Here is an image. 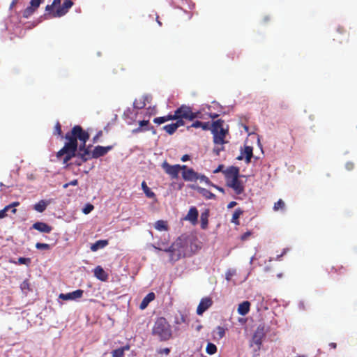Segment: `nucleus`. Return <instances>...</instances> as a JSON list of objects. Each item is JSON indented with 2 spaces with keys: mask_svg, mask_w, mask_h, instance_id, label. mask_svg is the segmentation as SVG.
<instances>
[{
  "mask_svg": "<svg viewBox=\"0 0 357 357\" xmlns=\"http://www.w3.org/2000/svg\"><path fill=\"white\" fill-rule=\"evenodd\" d=\"M198 215L199 213L197 209L195 206H192L189 209L185 220H189L192 225H195L197 222Z\"/></svg>",
  "mask_w": 357,
  "mask_h": 357,
  "instance_id": "dca6fc26",
  "label": "nucleus"
},
{
  "mask_svg": "<svg viewBox=\"0 0 357 357\" xmlns=\"http://www.w3.org/2000/svg\"><path fill=\"white\" fill-rule=\"evenodd\" d=\"M329 347H331L332 349H336L337 344L335 342H331L329 344Z\"/></svg>",
  "mask_w": 357,
  "mask_h": 357,
  "instance_id": "774afa93",
  "label": "nucleus"
},
{
  "mask_svg": "<svg viewBox=\"0 0 357 357\" xmlns=\"http://www.w3.org/2000/svg\"><path fill=\"white\" fill-rule=\"evenodd\" d=\"M243 211L241 208H238L236 209V211L233 213L231 222L236 225H238L240 224L238 218L243 214Z\"/></svg>",
  "mask_w": 357,
  "mask_h": 357,
  "instance_id": "c85d7f7f",
  "label": "nucleus"
},
{
  "mask_svg": "<svg viewBox=\"0 0 357 357\" xmlns=\"http://www.w3.org/2000/svg\"><path fill=\"white\" fill-rule=\"evenodd\" d=\"M152 335L157 336L160 341H167L172 337L171 326L165 317L156 319L152 328Z\"/></svg>",
  "mask_w": 357,
  "mask_h": 357,
  "instance_id": "f03ea898",
  "label": "nucleus"
},
{
  "mask_svg": "<svg viewBox=\"0 0 357 357\" xmlns=\"http://www.w3.org/2000/svg\"><path fill=\"white\" fill-rule=\"evenodd\" d=\"M32 228L42 233L49 234L52 231V227L43 222H36L32 225Z\"/></svg>",
  "mask_w": 357,
  "mask_h": 357,
  "instance_id": "2eb2a0df",
  "label": "nucleus"
},
{
  "mask_svg": "<svg viewBox=\"0 0 357 357\" xmlns=\"http://www.w3.org/2000/svg\"><path fill=\"white\" fill-rule=\"evenodd\" d=\"M226 181H229L233 178L239 177V168L234 166H231L227 169L223 171Z\"/></svg>",
  "mask_w": 357,
  "mask_h": 357,
  "instance_id": "ddd939ff",
  "label": "nucleus"
},
{
  "mask_svg": "<svg viewBox=\"0 0 357 357\" xmlns=\"http://www.w3.org/2000/svg\"><path fill=\"white\" fill-rule=\"evenodd\" d=\"M54 7V6H53L52 4L47 5L45 7V11L52 15V13H51V12L52 11Z\"/></svg>",
  "mask_w": 357,
  "mask_h": 357,
  "instance_id": "603ef678",
  "label": "nucleus"
},
{
  "mask_svg": "<svg viewBox=\"0 0 357 357\" xmlns=\"http://www.w3.org/2000/svg\"><path fill=\"white\" fill-rule=\"evenodd\" d=\"M176 122L174 123L175 126H176V128H179L180 126H183L185 124V122L183 121V119H176Z\"/></svg>",
  "mask_w": 357,
  "mask_h": 357,
  "instance_id": "a18cd8bd",
  "label": "nucleus"
},
{
  "mask_svg": "<svg viewBox=\"0 0 357 357\" xmlns=\"http://www.w3.org/2000/svg\"><path fill=\"white\" fill-rule=\"evenodd\" d=\"M89 137V133L81 126H73L71 130L66 134L65 139L67 142L63 147L57 152V158H60L63 156V163L68 164L73 158L77 157L80 161H77L76 164L81 165L91 158H98L105 155L114 148L113 145L107 146L98 145L91 151L90 149L92 146L86 144Z\"/></svg>",
  "mask_w": 357,
  "mask_h": 357,
  "instance_id": "f257e3e1",
  "label": "nucleus"
},
{
  "mask_svg": "<svg viewBox=\"0 0 357 357\" xmlns=\"http://www.w3.org/2000/svg\"><path fill=\"white\" fill-rule=\"evenodd\" d=\"M108 244V240H98L91 245V250L93 252H96L99 249L106 247Z\"/></svg>",
  "mask_w": 357,
  "mask_h": 357,
  "instance_id": "4be33fe9",
  "label": "nucleus"
},
{
  "mask_svg": "<svg viewBox=\"0 0 357 357\" xmlns=\"http://www.w3.org/2000/svg\"><path fill=\"white\" fill-rule=\"evenodd\" d=\"M217 329H218V334L219 337L220 338L223 337L225 335V330L224 329V328H222L221 326H218Z\"/></svg>",
  "mask_w": 357,
  "mask_h": 357,
  "instance_id": "79ce46f5",
  "label": "nucleus"
},
{
  "mask_svg": "<svg viewBox=\"0 0 357 357\" xmlns=\"http://www.w3.org/2000/svg\"><path fill=\"white\" fill-rule=\"evenodd\" d=\"M158 246L153 245V248L158 250H162L165 252L169 253L170 259L172 261H176L179 259V255H177L176 257H174L176 248L175 245L172 244V245L167 247L165 243H158Z\"/></svg>",
  "mask_w": 357,
  "mask_h": 357,
  "instance_id": "423d86ee",
  "label": "nucleus"
},
{
  "mask_svg": "<svg viewBox=\"0 0 357 357\" xmlns=\"http://www.w3.org/2000/svg\"><path fill=\"white\" fill-rule=\"evenodd\" d=\"M182 176L185 181H195L199 178V174L192 169H188L185 171H183L182 173Z\"/></svg>",
  "mask_w": 357,
  "mask_h": 357,
  "instance_id": "f3484780",
  "label": "nucleus"
},
{
  "mask_svg": "<svg viewBox=\"0 0 357 357\" xmlns=\"http://www.w3.org/2000/svg\"><path fill=\"white\" fill-rule=\"evenodd\" d=\"M93 272L95 277L100 280V281L105 282L108 280V274L100 266H96Z\"/></svg>",
  "mask_w": 357,
  "mask_h": 357,
  "instance_id": "a211bd4d",
  "label": "nucleus"
},
{
  "mask_svg": "<svg viewBox=\"0 0 357 357\" xmlns=\"http://www.w3.org/2000/svg\"><path fill=\"white\" fill-rule=\"evenodd\" d=\"M190 159V155L188 154L183 155L181 158L183 162H185Z\"/></svg>",
  "mask_w": 357,
  "mask_h": 357,
  "instance_id": "052dcab7",
  "label": "nucleus"
},
{
  "mask_svg": "<svg viewBox=\"0 0 357 357\" xmlns=\"http://www.w3.org/2000/svg\"><path fill=\"white\" fill-rule=\"evenodd\" d=\"M54 134L59 136L62 135L61 126L59 122H57L54 126Z\"/></svg>",
  "mask_w": 357,
  "mask_h": 357,
  "instance_id": "c9c22d12",
  "label": "nucleus"
},
{
  "mask_svg": "<svg viewBox=\"0 0 357 357\" xmlns=\"http://www.w3.org/2000/svg\"><path fill=\"white\" fill-rule=\"evenodd\" d=\"M266 332L264 325H259L254 332L250 341V347H253L255 353L260 351L263 341L266 337Z\"/></svg>",
  "mask_w": 357,
  "mask_h": 357,
  "instance_id": "20e7f679",
  "label": "nucleus"
},
{
  "mask_svg": "<svg viewBox=\"0 0 357 357\" xmlns=\"http://www.w3.org/2000/svg\"><path fill=\"white\" fill-rule=\"evenodd\" d=\"M149 130V128H141V127H139V128H137L136 129H134L132 130V132L134 133H137V132H142L143 130Z\"/></svg>",
  "mask_w": 357,
  "mask_h": 357,
  "instance_id": "5fc2aeb1",
  "label": "nucleus"
},
{
  "mask_svg": "<svg viewBox=\"0 0 357 357\" xmlns=\"http://www.w3.org/2000/svg\"><path fill=\"white\" fill-rule=\"evenodd\" d=\"M238 178L239 177L233 178V179L227 181V185L232 188L236 194L241 195L244 192V186Z\"/></svg>",
  "mask_w": 357,
  "mask_h": 357,
  "instance_id": "9d476101",
  "label": "nucleus"
},
{
  "mask_svg": "<svg viewBox=\"0 0 357 357\" xmlns=\"http://www.w3.org/2000/svg\"><path fill=\"white\" fill-rule=\"evenodd\" d=\"M237 204V203L234 201L233 202H231L230 203H229V204L227 205V208H231L233 207H234Z\"/></svg>",
  "mask_w": 357,
  "mask_h": 357,
  "instance_id": "bf43d9fd",
  "label": "nucleus"
},
{
  "mask_svg": "<svg viewBox=\"0 0 357 357\" xmlns=\"http://www.w3.org/2000/svg\"><path fill=\"white\" fill-rule=\"evenodd\" d=\"M253 156V149L252 146H245L244 150H241V155L237 157V160H243L245 157V162L247 164L250 163L251 161V158Z\"/></svg>",
  "mask_w": 357,
  "mask_h": 357,
  "instance_id": "4468645a",
  "label": "nucleus"
},
{
  "mask_svg": "<svg viewBox=\"0 0 357 357\" xmlns=\"http://www.w3.org/2000/svg\"><path fill=\"white\" fill-rule=\"evenodd\" d=\"M154 227L158 231H167L169 229L167 222L162 220L156 221Z\"/></svg>",
  "mask_w": 357,
  "mask_h": 357,
  "instance_id": "a878e982",
  "label": "nucleus"
},
{
  "mask_svg": "<svg viewBox=\"0 0 357 357\" xmlns=\"http://www.w3.org/2000/svg\"><path fill=\"white\" fill-rule=\"evenodd\" d=\"M198 179H199L201 181L205 182L208 185H211V181L208 179V178L206 177L204 175H201V176L199 175V178Z\"/></svg>",
  "mask_w": 357,
  "mask_h": 357,
  "instance_id": "37998d69",
  "label": "nucleus"
},
{
  "mask_svg": "<svg viewBox=\"0 0 357 357\" xmlns=\"http://www.w3.org/2000/svg\"><path fill=\"white\" fill-rule=\"evenodd\" d=\"M73 2L72 0H65L61 5L59 7L55 12L52 14V17H59L66 15L68 10L73 6Z\"/></svg>",
  "mask_w": 357,
  "mask_h": 357,
  "instance_id": "0eeeda50",
  "label": "nucleus"
},
{
  "mask_svg": "<svg viewBox=\"0 0 357 357\" xmlns=\"http://www.w3.org/2000/svg\"><path fill=\"white\" fill-rule=\"evenodd\" d=\"M155 298V294L153 292L149 293L142 300L139 305V308L141 310H144L150 302L153 301Z\"/></svg>",
  "mask_w": 357,
  "mask_h": 357,
  "instance_id": "aec40b11",
  "label": "nucleus"
},
{
  "mask_svg": "<svg viewBox=\"0 0 357 357\" xmlns=\"http://www.w3.org/2000/svg\"><path fill=\"white\" fill-rule=\"evenodd\" d=\"M337 31L340 33V34H343V33H347V31L346 30L343 28V27H338L337 29Z\"/></svg>",
  "mask_w": 357,
  "mask_h": 357,
  "instance_id": "6e6d98bb",
  "label": "nucleus"
},
{
  "mask_svg": "<svg viewBox=\"0 0 357 357\" xmlns=\"http://www.w3.org/2000/svg\"><path fill=\"white\" fill-rule=\"evenodd\" d=\"M60 3H61V0H53V2L52 4L54 6H56L59 5Z\"/></svg>",
  "mask_w": 357,
  "mask_h": 357,
  "instance_id": "69168bd1",
  "label": "nucleus"
},
{
  "mask_svg": "<svg viewBox=\"0 0 357 357\" xmlns=\"http://www.w3.org/2000/svg\"><path fill=\"white\" fill-rule=\"evenodd\" d=\"M31 261V259L29 258H25V257H20L18 259V264H28Z\"/></svg>",
  "mask_w": 357,
  "mask_h": 357,
  "instance_id": "ea45409f",
  "label": "nucleus"
},
{
  "mask_svg": "<svg viewBox=\"0 0 357 357\" xmlns=\"http://www.w3.org/2000/svg\"><path fill=\"white\" fill-rule=\"evenodd\" d=\"M165 118L167 119V121H168L170 120L177 119L178 116H176V112H174V114H168V115L165 116Z\"/></svg>",
  "mask_w": 357,
  "mask_h": 357,
  "instance_id": "49530a36",
  "label": "nucleus"
},
{
  "mask_svg": "<svg viewBox=\"0 0 357 357\" xmlns=\"http://www.w3.org/2000/svg\"><path fill=\"white\" fill-rule=\"evenodd\" d=\"M175 112L178 119H183L190 121V117H192V108L190 107L182 105L181 107L177 108Z\"/></svg>",
  "mask_w": 357,
  "mask_h": 357,
  "instance_id": "6e6552de",
  "label": "nucleus"
},
{
  "mask_svg": "<svg viewBox=\"0 0 357 357\" xmlns=\"http://www.w3.org/2000/svg\"><path fill=\"white\" fill-rule=\"evenodd\" d=\"M201 126H202V122L199 121H196L194 123H192L190 127L197 128H201Z\"/></svg>",
  "mask_w": 357,
  "mask_h": 357,
  "instance_id": "de8ad7c7",
  "label": "nucleus"
},
{
  "mask_svg": "<svg viewBox=\"0 0 357 357\" xmlns=\"http://www.w3.org/2000/svg\"><path fill=\"white\" fill-rule=\"evenodd\" d=\"M47 204L46 201L40 200L33 206V208L36 211L42 213L46 209Z\"/></svg>",
  "mask_w": 357,
  "mask_h": 357,
  "instance_id": "cd10ccee",
  "label": "nucleus"
},
{
  "mask_svg": "<svg viewBox=\"0 0 357 357\" xmlns=\"http://www.w3.org/2000/svg\"><path fill=\"white\" fill-rule=\"evenodd\" d=\"M6 215V212L3 209L0 210V219L5 218Z\"/></svg>",
  "mask_w": 357,
  "mask_h": 357,
  "instance_id": "13d9d810",
  "label": "nucleus"
},
{
  "mask_svg": "<svg viewBox=\"0 0 357 357\" xmlns=\"http://www.w3.org/2000/svg\"><path fill=\"white\" fill-rule=\"evenodd\" d=\"M130 349V345L126 344L122 347L114 349L112 351V357H123L124 356V353L126 351H128Z\"/></svg>",
  "mask_w": 357,
  "mask_h": 357,
  "instance_id": "393cba45",
  "label": "nucleus"
},
{
  "mask_svg": "<svg viewBox=\"0 0 357 357\" xmlns=\"http://www.w3.org/2000/svg\"><path fill=\"white\" fill-rule=\"evenodd\" d=\"M223 168H224V165H220L214 171H213V173L214 174H217L218 172H223Z\"/></svg>",
  "mask_w": 357,
  "mask_h": 357,
  "instance_id": "864d4df0",
  "label": "nucleus"
},
{
  "mask_svg": "<svg viewBox=\"0 0 357 357\" xmlns=\"http://www.w3.org/2000/svg\"><path fill=\"white\" fill-rule=\"evenodd\" d=\"M162 167L165 172L172 178H178L179 172L181 170L180 165H171L167 161H165L162 164Z\"/></svg>",
  "mask_w": 357,
  "mask_h": 357,
  "instance_id": "39448f33",
  "label": "nucleus"
},
{
  "mask_svg": "<svg viewBox=\"0 0 357 357\" xmlns=\"http://www.w3.org/2000/svg\"><path fill=\"white\" fill-rule=\"evenodd\" d=\"M36 248L38 250H50L51 246L47 243H36Z\"/></svg>",
  "mask_w": 357,
  "mask_h": 357,
  "instance_id": "f704fd0d",
  "label": "nucleus"
},
{
  "mask_svg": "<svg viewBox=\"0 0 357 357\" xmlns=\"http://www.w3.org/2000/svg\"><path fill=\"white\" fill-rule=\"evenodd\" d=\"M94 208L93 205L91 204H88L85 206V207L82 209V211L84 214L89 213Z\"/></svg>",
  "mask_w": 357,
  "mask_h": 357,
  "instance_id": "58836bf2",
  "label": "nucleus"
},
{
  "mask_svg": "<svg viewBox=\"0 0 357 357\" xmlns=\"http://www.w3.org/2000/svg\"><path fill=\"white\" fill-rule=\"evenodd\" d=\"M158 353L160 354H165L166 355H168L170 353V349L169 348L161 349L158 351Z\"/></svg>",
  "mask_w": 357,
  "mask_h": 357,
  "instance_id": "09e8293b",
  "label": "nucleus"
},
{
  "mask_svg": "<svg viewBox=\"0 0 357 357\" xmlns=\"http://www.w3.org/2000/svg\"><path fill=\"white\" fill-rule=\"evenodd\" d=\"M206 351L209 355H213L217 352V347L211 342H208L206 347Z\"/></svg>",
  "mask_w": 357,
  "mask_h": 357,
  "instance_id": "7c9ffc66",
  "label": "nucleus"
},
{
  "mask_svg": "<svg viewBox=\"0 0 357 357\" xmlns=\"http://www.w3.org/2000/svg\"><path fill=\"white\" fill-rule=\"evenodd\" d=\"M201 128L204 130H208L210 129L209 122H202V126H201Z\"/></svg>",
  "mask_w": 357,
  "mask_h": 357,
  "instance_id": "3c124183",
  "label": "nucleus"
},
{
  "mask_svg": "<svg viewBox=\"0 0 357 357\" xmlns=\"http://www.w3.org/2000/svg\"><path fill=\"white\" fill-rule=\"evenodd\" d=\"M224 121L218 119L211 125V132L213 135V143L215 145H224L227 142L225 139L228 133V129L223 128Z\"/></svg>",
  "mask_w": 357,
  "mask_h": 357,
  "instance_id": "7ed1b4c3",
  "label": "nucleus"
},
{
  "mask_svg": "<svg viewBox=\"0 0 357 357\" xmlns=\"http://www.w3.org/2000/svg\"><path fill=\"white\" fill-rule=\"evenodd\" d=\"M102 135V131H100L97 133V135L93 137V142H96L98 138Z\"/></svg>",
  "mask_w": 357,
  "mask_h": 357,
  "instance_id": "4d7b16f0",
  "label": "nucleus"
},
{
  "mask_svg": "<svg viewBox=\"0 0 357 357\" xmlns=\"http://www.w3.org/2000/svg\"><path fill=\"white\" fill-rule=\"evenodd\" d=\"M188 319L186 314L179 312L178 314L175 315L174 324L176 325H181L182 324H188Z\"/></svg>",
  "mask_w": 357,
  "mask_h": 357,
  "instance_id": "5701e85b",
  "label": "nucleus"
},
{
  "mask_svg": "<svg viewBox=\"0 0 357 357\" xmlns=\"http://www.w3.org/2000/svg\"><path fill=\"white\" fill-rule=\"evenodd\" d=\"M19 205H20V202H13V203H11V204H10V206H11V207H12L11 212H12L13 214H15V213H16V211H17V210H16L15 207H16V206H19Z\"/></svg>",
  "mask_w": 357,
  "mask_h": 357,
  "instance_id": "c03bdc74",
  "label": "nucleus"
},
{
  "mask_svg": "<svg viewBox=\"0 0 357 357\" xmlns=\"http://www.w3.org/2000/svg\"><path fill=\"white\" fill-rule=\"evenodd\" d=\"M163 129L169 134L172 135L174 134L176 130H177L176 126H175L174 123H171L166 125L163 127Z\"/></svg>",
  "mask_w": 357,
  "mask_h": 357,
  "instance_id": "2f4dec72",
  "label": "nucleus"
},
{
  "mask_svg": "<svg viewBox=\"0 0 357 357\" xmlns=\"http://www.w3.org/2000/svg\"><path fill=\"white\" fill-rule=\"evenodd\" d=\"M20 289L22 290V291L23 293H24L25 294H27V292L30 291L31 289V287H30V282L29 281V280H24L20 284Z\"/></svg>",
  "mask_w": 357,
  "mask_h": 357,
  "instance_id": "c756f323",
  "label": "nucleus"
},
{
  "mask_svg": "<svg viewBox=\"0 0 357 357\" xmlns=\"http://www.w3.org/2000/svg\"><path fill=\"white\" fill-rule=\"evenodd\" d=\"M142 188L148 198H154L155 197V194L148 187L144 181L142 183Z\"/></svg>",
  "mask_w": 357,
  "mask_h": 357,
  "instance_id": "bb28decb",
  "label": "nucleus"
},
{
  "mask_svg": "<svg viewBox=\"0 0 357 357\" xmlns=\"http://www.w3.org/2000/svg\"><path fill=\"white\" fill-rule=\"evenodd\" d=\"M208 217H209L208 210H206L204 212L202 213L201 217H200V222H201V228L202 229H206L208 227Z\"/></svg>",
  "mask_w": 357,
  "mask_h": 357,
  "instance_id": "b1692460",
  "label": "nucleus"
},
{
  "mask_svg": "<svg viewBox=\"0 0 357 357\" xmlns=\"http://www.w3.org/2000/svg\"><path fill=\"white\" fill-rule=\"evenodd\" d=\"M195 190H197V192L201 194L203 197H204L206 199H215L216 196L215 194L212 193L211 191L206 188H203L201 187H195Z\"/></svg>",
  "mask_w": 357,
  "mask_h": 357,
  "instance_id": "6ab92c4d",
  "label": "nucleus"
},
{
  "mask_svg": "<svg viewBox=\"0 0 357 357\" xmlns=\"http://www.w3.org/2000/svg\"><path fill=\"white\" fill-rule=\"evenodd\" d=\"M225 150L223 145H215L213 149V152L216 155H219L220 153Z\"/></svg>",
  "mask_w": 357,
  "mask_h": 357,
  "instance_id": "e433bc0d",
  "label": "nucleus"
},
{
  "mask_svg": "<svg viewBox=\"0 0 357 357\" xmlns=\"http://www.w3.org/2000/svg\"><path fill=\"white\" fill-rule=\"evenodd\" d=\"M17 1H18V0H13L11 3H10V8H13L16 5Z\"/></svg>",
  "mask_w": 357,
  "mask_h": 357,
  "instance_id": "338daca9",
  "label": "nucleus"
},
{
  "mask_svg": "<svg viewBox=\"0 0 357 357\" xmlns=\"http://www.w3.org/2000/svg\"><path fill=\"white\" fill-rule=\"evenodd\" d=\"M250 235V232H246L245 234H243L241 236V239L242 240H245L247 239V238Z\"/></svg>",
  "mask_w": 357,
  "mask_h": 357,
  "instance_id": "e2e57ef3",
  "label": "nucleus"
},
{
  "mask_svg": "<svg viewBox=\"0 0 357 357\" xmlns=\"http://www.w3.org/2000/svg\"><path fill=\"white\" fill-rule=\"evenodd\" d=\"M139 127H141V128H143V127L149 126V121L148 120L140 121L139 122Z\"/></svg>",
  "mask_w": 357,
  "mask_h": 357,
  "instance_id": "8fccbe9b",
  "label": "nucleus"
},
{
  "mask_svg": "<svg viewBox=\"0 0 357 357\" xmlns=\"http://www.w3.org/2000/svg\"><path fill=\"white\" fill-rule=\"evenodd\" d=\"M43 0H31L30 6L24 10L22 15L25 18L29 17L38 9Z\"/></svg>",
  "mask_w": 357,
  "mask_h": 357,
  "instance_id": "9b49d317",
  "label": "nucleus"
},
{
  "mask_svg": "<svg viewBox=\"0 0 357 357\" xmlns=\"http://www.w3.org/2000/svg\"><path fill=\"white\" fill-rule=\"evenodd\" d=\"M167 119L165 118V116H160V117H157V118H155L153 119V122L156 124H162V123H164L165 122H167Z\"/></svg>",
  "mask_w": 357,
  "mask_h": 357,
  "instance_id": "4c0bfd02",
  "label": "nucleus"
},
{
  "mask_svg": "<svg viewBox=\"0 0 357 357\" xmlns=\"http://www.w3.org/2000/svg\"><path fill=\"white\" fill-rule=\"evenodd\" d=\"M284 208H285V203L282 199H280L277 202H275L274 204V206H273V210L275 211H278L279 210H284Z\"/></svg>",
  "mask_w": 357,
  "mask_h": 357,
  "instance_id": "473e14b6",
  "label": "nucleus"
},
{
  "mask_svg": "<svg viewBox=\"0 0 357 357\" xmlns=\"http://www.w3.org/2000/svg\"><path fill=\"white\" fill-rule=\"evenodd\" d=\"M190 117V121L194 120L195 119H201L202 118V113L200 112H192Z\"/></svg>",
  "mask_w": 357,
  "mask_h": 357,
  "instance_id": "a19ab883",
  "label": "nucleus"
},
{
  "mask_svg": "<svg viewBox=\"0 0 357 357\" xmlns=\"http://www.w3.org/2000/svg\"><path fill=\"white\" fill-rule=\"evenodd\" d=\"M84 294V291L82 289H77L72 292H69L67 294H61L59 295V298L63 301L68 300H77L82 297Z\"/></svg>",
  "mask_w": 357,
  "mask_h": 357,
  "instance_id": "f8f14e48",
  "label": "nucleus"
},
{
  "mask_svg": "<svg viewBox=\"0 0 357 357\" xmlns=\"http://www.w3.org/2000/svg\"><path fill=\"white\" fill-rule=\"evenodd\" d=\"M250 303L248 301H243L238 307V313L241 315H246L250 311Z\"/></svg>",
  "mask_w": 357,
  "mask_h": 357,
  "instance_id": "412c9836",
  "label": "nucleus"
},
{
  "mask_svg": "<svg viewBox=\"0 0 357 357\" xmlns=\"http://www.w3.org/2000/svg\"><path fill=\"white\" fill-rule=\"evenodd\" d=\"M69 184L70 185H78V180L77 179H74L73 181H71L70 182H69Z\"/></svg>",
  "mask_w": 357,
  "mask_h": 357,
  "instance_id": "680f3d73",
  "label": "nucleus"
},
{
  "mask_svg": "<svg viewBox=\"0 0 357 357\" xmlns=\"http://www.w3.org/2000/svg\"><path fill=\"white\" fill-rule=\"evenodd\" d=\"M212 186H213L214 188H215L218 190H219L220 192L224 193L225 192V190L222 188H220V187H218L215 185H213V184H211Z\"/></svg>",
  "mask_w": 357,
  "mask_h": 357,
  "instance_id": "0e129e2a",
  "label": "nucleus"
},
{
  "mask_svg": "<svg viewBox=\"0 0 357 357\" xmlns=\"http://www.w3.org/2000/svg\"><path fill=\"white\" fill-rule=\"evenodd\" d=\"M213 303L212 298L210 297L202 298L197 306V314L198 315H202L206 310L211 307Z\"/></svg>",
  "mask_w": 357,
  "mask_h": 357,
  "instance_id": "1a4fd4ad",
  "label": "nucleus"
},
{
  "mask_svg": "<svg viewBox=\"0 0 357 357\" xmlns=\"http://www.w3.org/2000/svg\"><path fill=\"white\" fill-rule=\"evenodd\" d=\"M146 106V102L144 99L135 100L133 102V107L136 109H142Z\"/></svg>",
  "mask_w": 357,
  "mask_h": 357,
  "instance_id": "72a5a7b5",
  "label": "nucleus"
}]
</instances>
